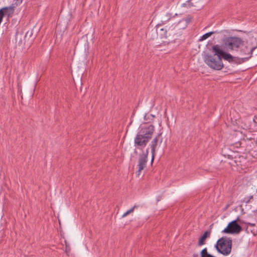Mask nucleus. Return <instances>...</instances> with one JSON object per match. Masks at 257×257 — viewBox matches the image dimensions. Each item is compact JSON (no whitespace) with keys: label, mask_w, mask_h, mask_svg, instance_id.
Returning <instances> with one entry per match:
<instances>
[{"label":"nucleus","mask_w":257,"mask_h":257,"mask_svg":"<svg viewBox=\"0 0 257 257\" xmlns=\"http://www.w3.org/2000/svg\"><path fill=\"white\" fill-rule=\"evenodd\" d=\"M239 220V218L236 220L230 222L227 227L224 229L222 232L227 234H238L242 230L241 226L238 224L237 221Z\"/></svg>","instance_id":"nucleus-6"},{"label":"nucleus","mask_w":257,"mask_h":257,"mask_svg":"<svg viewBox=\"0 0 257 257\" xmlns=\"http://www.w3.org/2000/svg\"><path fill=\"white\" fill-rule=\"evenodd\" d=\"M182 7H183L187 8H188V3H187V2H186V3H184V4H183V5H182Z\"/></svg>","instance_id":"nucleus-20"},{"label":"nucleus","mask_w":257,"mask_h":257,"mask_svg":"<svg viewBox=\"0 0 257 257\" xmlns=\"http://www.w3.org/2000/svg\"><path fill=\"white\" fill-rule=\"evenodd\" d=\"M137 206L136 205H134L132 208L127 210L126 212H125L122 216V217H126L127 215L129 214L132 213L134 212L135 209L137 208Z\"/></svg>","instance_id":"nucleus-16"},{"label":"nucleus","mask_w":257,"mask_h":257,"mask_svg":"<svg viewBox=\"0 0 257 257\" xmlns=\"http://www.w3.org/2000/svg\"><path fill=\"white\" fill-rule=\"evenodd\" d=\"M216 33V31H212L207 33L201 37V38L199 39V41H203L207 39L208 37H210L212 35Z\"/></svg>","instance_id":"nucleus-14"},{"label":"nucleus","mask_w":257,"mask_h":257,"mask_svg":"<svg viewBox=\"0 0 257 257\" xmlns=\"http://www.w3.org/2000/svg\"><path fill=\"white\" fill-rule=\"evenodd\" d=\"M163 25L158 24L156 25V32L157 36L160 39L167 38V30L166 28L162 27Z\"/></svg>","instance_id":"nucleus-10"},{"label":"nucleus","mask_w":257,"mask_h":257,"mask_svg":"<svg viewBox=\"0 0 257 257\" xmlns=\"http://www.w3.org/2000/svg\"><path fill=\"white\" fill-rule=\"evenodd\" d=\"M162 133L158 134L156 137L152 140L151 143V152L152 154V162H153L155 155L156 148L158 146V144H161L162 142L163 139L161 138Z\"/></svg>","instance_id":"nucleus-8"},{"label":"nucleus","mask_w":257,"mask_h":257,"mask_svg":"<svg viewBox=\"0 0 257 257\" xmlns=\"http://www.w3.org/2000/svg\"><path fill=\"white\" fill-rule=\"evenodd\" d=\"M256 46L251 47L246 42L244 43L242 41L241 46H240L239 49L240 53L242 55H246V57H243L242 58H235L234 62L237 63H243L246 60H248L251 57L253 51L256 48Z\"/></svg>","instance_id":"nucleus-4"},{"label":"nucleus","mask_w":257,"mask_h":257,"mask_svg":"<svg viewBox=\"0 0 257 257\" xmlns=\"http://www.w3.org/2000/svg\"><path fill=\"white\" fill-rule=\"evenodd\" d=\"M200 255L201 257H216L209 253L207 248H204L201 251Z\"/></svg>","instance_id":"nucleus-15"},{"label":"nucleus","mask_w":257,"mask_h":257,"mask_svg":"<svg viewBox=\"0 0 257 257\" xmlns=\"http://www.w3.org/2000/svg\"><path fill=\"white\" fill-rule=\"evenodd\" d=\"M217 251L224 255H229L232 249V239L230 238L223 236L219 238L215 245Z\"/></svg>","instance_id":"nucleus-3"},{"label":"nucleus","mask_w":257,"mask_h":257,"mask_svg":"<svg viewBox=\"0 0 257 257\" xmlns=\"http://www.w3.org/2000/svg\"><path fill=\"white\" fill-rule=\"evenodd\" d=\"M210 235V232L206 231H205L202 236L199 238L198 241V245L199 246L205 244L206 239Z\"/></svg>","instance_id":"nucleus-12"},{"label":"nucleus","mask_w":257,"mask_h":257,"mask_svg":"<svg viewBox=\"0 0 257 257\" xmlns=\"http://www.w3.org/2000/svg\"><path fill=\"white\" fill-rule=\"evenodd\" d=\"M253 198V196L251 195L248 197L244 198L243 200V202H245L246 203H248L249 202L250 200Z\"/></svg>","instance_id":"nucleus-17"},{"label":"nucleus","mask_w":257,"mask_h":257,"mask_svg":"<svg viewBox=\"0 0 257 257\" xmlns=\"http://www.w3.org/2000/svg\"><path fill=\"white\" fill-rule=\"evenodd\" d=\"M191 17H188L180 20L177 25L179 26V25H181V23H183V27L181 29H184L187 27L188 24L191 21Z\"/></svg>","instance_id":"nucleus-11"},{"label":"nucleus","mask_w":257,"mask_h":257,"mask_svg":"<svg viewBox=\"0 0 257 257\" xmlns=\"http://www.w3.org/2000/svg\"><path fill=\"white\" fill-rule=\"evenodd\" d=\"M181 24H182L181 26L180 27H178L179 29H182L181 28L183 27V23H181Z\"/></svg>","instance_id":"nucleus-22"},{"label":"nucleus","mask_w":257,"mask_h":257,"mask_svg":"<svg viewBox=\"0 0 257 257\" xmlns=\"http://www.w3.org/2000/svg\"><path fill=\"white\" fill-rule=\"evenodd\" d=\"M14 12V7L10 6V7H4L0 9V24L3 21V19L5 16H8V17H9L11 16Z\"/></svg>","instance_id":"nucleus-9"},{"label":"nucleus","mask_w":257,"mask_h":257,"mask_svg":"<svg viewBox=\"0 0 257 257\" xmlns=\"http://www.w3.org/2000/svg\"><path fill=\"white\" fill-rule=\"evenodd\" d=\"M242 43V40L236 37L227 38L224 41L226 49L229 51H238Z\"/></svg>","instance_id":"nucleus-5"},{"label":"nucleus","mask_w":257,"mask_h":257,"mask_svg":"<svg viewBox=\"0 0 257 257\" xmlns=\"http://www.w3.org/2000/svg\"><path fill=\"white\" fill-rule=\"evenodd\" d=\"M193 257H198V254H194Z\"/></svg>","instance_id":"nucleus-23"},{"label":"nucleus","mask_w":257,"mask_h":257,"mask_svg":"<svg viewBox=\"0 0 257 257\" xmlns=\"http://www.w3.org/2000/svg\"><path fill=\"white\" fill-rule=\"evenodd\" d=\"M212 50L215 53L214 56L217 55L218 56L217 59L214 58V56L209 54H205L203 56L205 63L210 68L217 70H221L223 67L222 58L228 61L229 62H234L235 58L231 54L227 53L220 49L218 45L213 46Z\"/></svg>","instance_id":"nucleus-1"},{"label":"nucleus","mask_w":257,"mask_h":257,"mask_svg":"<svg viewBox=\"0 0 257 257\" xmlns=\"http://www.w3.org/2000/svg\"><path fill=\"white\" fill-rule=\"evenodd\" d=\"M155 132V126L148 122L144 123L139 127V131L135 138V145L138 148H145Z\"/></svg>","instance_id":"nucleus-2"},{"label":"nucleus","mask_w":257,"mask_h":257,"mask_svg":"<svg viewBox=\"0 0 257 257\" xmlns=\"http://www.w3.org/2000/svg\"><path fill=\"white\" fill-rule=\"evenodd\" d=\"M172 14L171 13H167L165 16H164L161 22L159 24H161V25H165L168 21H169L172 18Z\"/></svg>","instance_id":"nucleus-13"},{"label":"nucleus","mask_w":257,"mask_h":257,"mask_svg":"<svg viewBox=\"0 0 257 257\" xmlns=\"http://www.w3.org/2000/svg\"><path fill=\"white\" fill-rule=\"evenodd\" d=\"M234 145L236 148H239L240 147V146H241V143H240V142L238 141L237 142L235 143L234 144Z\"/></svg>","instance_id":"nucleus-18"},{"label":"nucleus","mask_w":257,"mask_h":257,"mask_svg":"<svg viewBox=\"0 0 257 257\" xmlns=\"http://www.w3.org/2000/svg\"><path fill=\"white\" fill-rule=\"evenodd\" d=\"M147 116V114L145 115L144 118L145 120H147V118H146Z\"/></svg>","instance_id":"nucleus-24"},{"label":"nucleus","mask_w":257,"mask_h":257,"mask_svg":"<svg viewBox=\"0 0 257 257\" xmlns=\"http://www.w3.org/2000/svg\"><path fill=\"white\" fill-rule=\"evenodd\" d=\"M148 150H147L145 153L140 154L138 159V170L136 172V174L139 176L143 170L146 167L148 162Z\"/></svg>","instance_id":"nucleus-7"},{"label":"nucleus","mask_w":257,"mask_h":257,"mask_svg":"<svg viewBox=\"0 0 257 257\" xmlns=\"http://www.w3.org/2000/svg\"><path fill=\"white\" fill-rule=\"evenodd\" d=\"M187 3H188V8H191V7H193V5L192 4V3H191V0H188L187 1Z\"/></svg>","instance_id":"nucleus-19"},{"label":"nucleus","mask_w":257,"mask_h":257,"mask_svg":"<svg viewBox=\"0 0 257 257\" xmlns=\"http://www.w3.org/2000/svg\"><path fill=\"white\" fill-rule=\"evenodd\" d=\"M161 198H162V197L161 196H158L157 198V202H158L160 201L161 200Z\"/></svg>","instance_id":"nucleus-21"}]
</instances>
